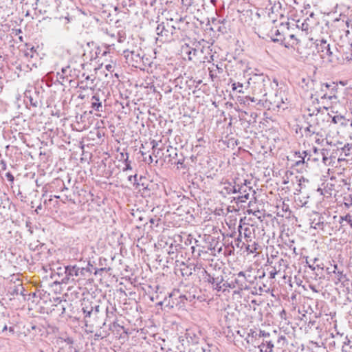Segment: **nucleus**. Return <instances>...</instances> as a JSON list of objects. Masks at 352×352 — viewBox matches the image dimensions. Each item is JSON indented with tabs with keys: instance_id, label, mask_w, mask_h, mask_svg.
Here are the masks:
<instances>
[{
	"instance_id": "obj_1",
	"label": "nucleus",
	"mask_w": 352,
	"mask_h": 352,
	"mask_svg": "<svg viewBox=\"0 0 352 352\" xmlns=\"http://www.w3.org/2000/svg\"><path fill=\"white\" fill-rule=\"evenodd\" d=\"M123 55L126 62L135 67L144 63V52L138 46H132L123 51Z\"/></svg>"
},
{
	"instance_id": "obj_2",
	"label": "nucleus",
	"mask_w": 352,
	"mask_h": 352,
	"mask_svg": "<svg viewBox=\"0 0 352 352\" xmlns=\"http://www.w3.org/2000/svg\"><path fill=\"white\" fill-rule=\"evenodd\" d=\"M59 270L64 272L65 274V277L61 279V282L65 284L69 283L70 281H74L75 277L84 276V272L87 271L85 268H79L76 265L59 267Z\"/></svg>"
},
{
	"instance_id": "obj_3",
	"label": "nucleus",
	"mask_w": 352,
	"mask_h": 352,
	"mask_svg": "<svg viewBox=\"0 0 352 352\" xmlns=\"http://www.w3.org/2000/svg\"><path fill=\"white\" fill-rule=\"evenodd\" d=\"M314 43L316 49L322 58H328L332 55L330 43L327 39H316Z\"/></svg>"
},
{
	"instance_id": "obj_4",
	"label": "nucleus",
	"mask_w": 352,
	"mask_h": 352,
	"mask_svg": "<svg viewBox=\"0 0 352 352\" xmlns=\"http://www.w3.org/2000/svg\"><path fill=\"white\" fill-rule=\"evenodd\" d=\"M331 87V85L327 83L320 82L316 84L314 87V94H312L311 98H313L314 96H316V100L317 101L318 100V98H320L321 99H326Z\"/></svg>"
},
{
	"instance_id": "obj_5",
	"label": "nucleus",
	"mask_w": 352,
	"mask_h": 352,
	"mask_svg": "<svg viewBox=\"0 0 352 352\" xmlns=\"http://www.w3.org/2000/svg\"><path fill=\"white\" fill-rule=\"evenodd\" d=\"M7 330L10 334L14 333V327L10 322L9 314H0V333Z\"/></svg>"
},
{
	"instance_id": "obj_6",
	"label": "nucleus",
	"mask_w": 352,
	"mask_h": 352,
	"mask_svg": "<svg viewBox=\"0 0 352 352\" xmlns=\"http://www.w3.org/2000/svg\"><path fill=\"white\" fill-rule=\"evenodd\" d=\"M221 192L226 196V195L236 192L242 194L243 192H246V190L243 189V186L236 188L235 186L232 185L230 183H225Z\"/></svg>"
},
{
	"instance_id": "obj_7",
	"label": "nucleus",
	"mask_w": 352,
	"mask_h": 352,
	"mask_svg": "<svg viewBox=\"0 0 352 352\" xmlns=\"http://www.w3.org/2000/svg\"><path fill=\"white\" fill-rule=\"evenodd\" d=\"M166 22H162L158 24L156 28L157 34L164 38V42L170 41L173 39V38H170V34L166 32Z\"/></svg>"
},
{
	"instance_id": "obj_8",
	"label": "nucleus",
	"mask_w": 352,
	"mask_h": 352,
	"mask_svg": "<svg viewBox=\"0 0 352 352\" xmlns=\"http://www.w3.org/2000/svg\"><path fill=\"white\" fill-rule=\"evenodd\" d=\"M333 273L336 274V284L340 283L344 287H349L351 283L350 280L347 278L346 275L343 273V272L340 271H333Z\"/></svg>"
},
{
	"instance_id": "obj_9",
	"label": "nucleus",
	"mask_w": 352,
	"mask_h": 352,
	"mask_svg": "<svg viewBox=\"0 0 352 352\" xmlns=\"http://www.w3.org/2000/svg\"><path fill=\"white\" fill-rule=\"evenodd\" d=\"M264 78L261 76H255V94H263Z\"/></svg>"
},
{
	"instance_id": "obj_10",
	"label": "nucleus",
	"mask_w": 352,
	"mask_h": 352,
	"mask_svg": "<svg viewBox=\"0 0 352 352\" xmlns=\"http://www.w3.org/2000/svg\"><path fill=\"white\" fill-rule=\"evenodd\" d=\"M91 107L97 111H102L100 109L102 108V103L100 102L99 97L96 95L93 96L91 98Z\"/></svg>"
},
{
	"instance_id": "obj_11",
	"label": "nucleus",
	"mask_w": 352,
	"mask_h": 352,
	"mask_svg": "<svg viewBox=\"0 0 352 352\" xmlns=\"http://www.w3.org/2000/svg\"><path fill=\"white\" fill-rule=\"evenodd\" d=\"M166 153H168L167 156L170 157L169 161L171 162L177 157V150L176 148L169 146L166 150Z\"/></svg>"
},
{
	"instance_id": "obj_12",
	"label": "nucleus",
	"mask_w": 352,
	"mask_h": 352,
	"mask_svg": "<svg viewBox=\"0 0 352 352\" xmlns=\"http://www.w3.org/2000/svg\"><path fill=\"white\" fill-rule=\"evenodd\" d=\"M222 281H223L222 277H221L220 278L219 277H217V278L212 277L209 279V282L214 286V289L217 291H221V283Z\"/></svg>"
},
{
	"instance_id": "obj_13",
	"label": "nucleus",
	"mask_w": 352,
	"mask_h": 352,
	"mask_svg": "<svg viewBox=\"0 0 352 352\" xmlns=\"http://www.w3.org/2000/svg\"><path fill=\"white\" fill-rule=\"evenodd\" d=\"M173 19L170 20H166V32L168 34H170V38H172L173 34H174V32L175 30V26L172 24Z\"/></svg>"
},
{
	"instance_id": "obj_14",
	"label": "nucleus",
	"mask_w": 352,
	"mask_h": 352,
	"mask_svg": "<svg viewBox=\"0 0 352 352\" xmlns=\"http://www.w3.org/2000/svg\"><path fill=\"white\" fill-rule=\"evenodd\" d=\"M336 86H335L333 84L331 85V87L329 88L328 91V96H327V98L329 99L330 100H337V96H336Z\"/></svg>"
},
{
	"instance_id": "obj_15",
	"label": "nucleus",
	"mask_w": 352,
	"mask_h": 352,
	"mask_svg": "<svg viewBox=\"0 0 352 352\" xmlns=\"http://www.w3.org/2000/svg\"><path fill=\"white\" fill-rule=\"evenodd\" d=\"M346 121V119L342 116H335L332 118V122L334 124L340 123L341 125H345Z\"/></svg>"
},
{
	"instance_id": "obj_16",
	"label": "nucleus",
	"mask_w": 352,
	"mask_h": 352,
	"mask_svg": "<svg viewBox=\"0 0 352 352\" xmlns=\"http://www.w3.org/2000/svg\"><path fill=\"white\" fill-rule=\"evenodd\" d=\"M309 116H317L320 111V107H310L307 108Z\"/></svg>"
},
{
	"instance_id": "obj_17",
	"label": "nucleus",
	"mask_w": 352,
	"mask_h": 352,
	"mask_svg": "<svg viewBox=\"0 0 352 352\" xmlns=\"http://www.w3.org/2000/svg\"><path fill=\"white\" fill-rule=\"evenodd\" d=\"M83 313L85 314V318L90 317L92 313H94V308L91 307L90 309L88 307L82 308Z\"/></svg>"
},
{
	"instance_id": "obj_18",
	"label": "nucleus",
	"mask_w": 352,
	"mask_h": 352,
	"mask_svg": "<svg viewBox=\"0 0 352 352\" xmlns=\"http://www.w3.org/2000/svg\"><path fill=\"white\" fill-rule=\"evenodd\" d=\"M164 148H159L158 149H152L153 150V155L155 157H161L163 155L162 151Z\"/></svg>"
},
{
	"instance_id": "obj_19",
	"label": "nucleus",
	"mask_w": 352,
	"mask_h": 352,
	"mask_svg": "<svg viewBox=\"0 0 352 352\" xmlns=\"http://www.w3.org/2000/svg\"><path fill=\"white\" fill-rule=\"evenodd\" d=\"M302 154L305 155L304 157L301 156L300 153H299L298 160H296V166H299L300 164H304L305 163V157L307 155V153L305 151H304L302 153Z\"/></svg>"
},
{
	"instance_id": "obj_20",
	"label": "nucleus",
	"mask_w": 352,
	"mask_h": 352,
	"mask_svg": "<svg viewBox=\"0 0 352 352\" xmlns=\"http://www.w3.org/2000/svg\"><path fill=\"white\" fill-rule=\"evenodd\" d=\"M341 219L342 220L346 221L352 228V216L351 214H348L344 217H341Z\"/></svg>"
},
{
	"instance_id": "obj_21",
	"label": "nucleus",
	"mask_w": 352,
	"mask_h": 352,
	"mask_svg": "<svg viewBox=\"0 0 352 352\" xmlns=\"http://www.w3.org/2000/svg\"><path fill=\"white\" fill-rule=\"evenodd\" d=\"M249 197H250L249 193H245V195L239 196L237 197V200L240 202H245V201L249 199Z\"/></svg>"
},
{
	"instance_id": "obj_22",
	"label": "nucleus",
	"mask_w": 352,
	"mask_h": 352,
	"mask_svg": "<svg viewBox=\"0 0 352 352\" xmlns=\"http://www.w3.org/2000/svg\"><path fill=\"white\" fill-rule=\"evenodd\" d=\"M161 143H162L161 141H160V142H157L155 140L151 141V144L152 145V149H158L159 148H163L162 146H160Z\"/></svg>"
},
{
	"instance_id": "obj_23",
	"label": "nucleus",
	"mask_w": 352,
	"mask_h": 352,
	"mask_svg": "<svg viewBox=\"0 0 352 352\" xmlns=\"http://www.w3.org/2000/svg\"><path fill=\"white\" fill-rule=\"evenodd\" d=\"M126 158L124 160H125V167L123 168L124 171L127 170H131L132 168L131 166V162L128 160V158H129L128 154L126 153Z\"/></svg>"
},
{
	"instance_id": "obj_24",
	"label": "nucleus",
	"mask_w": 352,
	"mask_h": 352,
	"mask_svg": "<svg viewBox=\"0 0 352 352\" xmlns=\"http://www.w3.org/2000/svg\"><path fill=\"white\" fill-rule=\"evenodd\" d=\"M350 149H351V146H350L349 144H345V145L344 146V147L342 148V150L343 151V152H344V153H345V155H346V156L349 155V151H350Z\"/></svg>"
},
{
	"instance_id": "obj_25",
	"label": "nucleus",
	"mask_w": 352,
	"mask_h": 352,
	"mask_svg": "<svg viewBox=\"0 0 352 352\" xmlns=\"http://www.w3.org/2000/svg\"><path fill=\"white\" fill-rule=\"evenodd\" d=\"M188 55V59L192 60V55L195 56L197 53V50L195 49H191L188 52H186Z\"/></svg>"
},
{
	"instance_id": "obj_26",
	"label": "nucleus",
	"mask_w": 352,
	"mask_h": 352,
	"mask_svg": "<svg viewBox=\"0 0 352 352\" xmlns=\"http://www.w3.org/2000/svg\"><path fill=\"white\" fill-rule=\"evenodd\" d=\"M244 236L247 239L251 237V230L250 228H245L244 229Z\"/></svg>"
},
{
	"instance_id": "obj_27",
	"label": "nucleus",
	"mask_w": 352,
	"mask_h": 352,
	"mask_svg": "<svg viewBox=\"0 0 352 352\" xmlns=\"http://www.w3.org/2000/svg\"><path fill=\"white\" fill-rule=\"evenodd\" d=\"M57 307L60 308L61 309V314H63L65 311V307L64 304H63L62 301L60 300L58 303V305H56Z\"/></svg>"
},
{
	"instance_id": "obj_28",
	"label": "nucleus",
	"mask_w": 352,
	"mask_h": 352,
	"mask_svg": "<svg viewBox=\"0 0 352 352\" xmlns=\"http://www.w3.org/2000/svg\"><path fill=\"white\" fill-rule=\"evenodd\" d=\"M235 283L238 285V287L240 289H242L243 287L244 281L240 280L239 278L235 279Z\"/></svg>"
},
{
	"instance_id": "obj_29",
	"label": "nucleus",
	"mask_w": 352,
	"mask_h": 352,
	"mask_svg": "<svg viewBox=\"0 0 352 352\" xmlns=\"http://www.w3.org/2000/svg\"><path fill=\"white\" fill-rule=\"evenodd\" d=\"M173 164H180V165H182L183 163H184V158L183 157H181L178 160H175L173 162H171Z\"/></svg>"
},
{
	"instance_id": "obj_30",
	"label": "nucleus",
	"mask_w": 352,
	"mask_h": 352,
	"mask_svg": "<svg viewBox=\"0 0 352 352\" xmlns=\"http://www.w3.org/2000/svg\"><path fill=\"white\" fill-rule=\"evenodd\" d=\"M232 89L233 90H236L238 88H242L243 87V85L240 82H237V83H233L232 84Z\"/></svg>"
},
{
	"instance_id": "obj_31",
	"label": "nucleus",
	"mask_w": 352,
	"mask_h": 352,
	"mask_svg": "<svg viewBox=\"0 0 352 352\" xmlns=\"http://www.w3.org/2000/svg\"><path fill=\"white\" fill-rule=\"evenodd\" d=\"M276 274L277 271L276 270V269L274 268L272 271L270 272V278H274Z\"/></svg>"
},
{
	"instance_id": "obj_32",
	"label": "nucleus",
	"mask_w": 352,
	"mask_h": 352,
	"mask_svg": "<svg viewBox=\"0 0 352 352\" xmlns=\"http://www.w3.org/2000/svg\"><path fill=\"white\" fill-rule=\"evenodd\" d=\"M105 67H106V69H107V71H109V72H113V67H113V65H111V64H108V65H107L105 66Z\"/></svg>"
},
{
	"instance_id": "obj_33",
	"label": "nucleus",
	"mask_w": 352,
	"mask_h": 352,
	"mask_svg": "<svg viewBox=\"0 0 352 352\" xmlns=\"http://www.w3.org/2000/svg\"><path fill=\"white\" fill-rule=\"evenodd\" d=\"M94 308V312L96 315L100 311V306L96 305L95 307H93Z\"/></svg>"
},
{
	"instance_id": "obj_34",
	"label": "nucleus",
	"mask_w": 352,
	"mask_h": 352,
	"mask_svg": "<svg viewBox=\"0 0 352 352\" xmlns=\"http://www.w3.org/2000/svg\"><path fill=\"white\" fill-rule=\"evenodd\" d=\"M153 161V156L151 155L148 156V160L145 159V162H148V164L152 163Z\"/></svg>"
},
{
	"instance_id": "obj_35",
	"label": "nucleus",
	"mask_w": 352,
	"mask_h": 352,
	"mask_svg": "<svg viewBox=\"0 0 352 352\" xmlns=\"http://www.w3.org/2000/svg\"><path fill=\"white\" fill-rule=\"evenodd\" d=\"M274 347V344L271 342H267V348L270 349V352L272 351V348Z\"/></svg>"
},
{
	"instance_id": "obj_36",
	"label": "nucleus",
	"mask_w": 352,
	"mask_h": 352,
	"mask_svg": "<svg viewBox=\"0 0 352 352\" xmlns=\"http://www.w3.org/2000/svg\"><path fill=\"white\" fill-rule=\"evenodd\" d=\"M237 277L238 278H240V277H242L244 279L245 278V273L243 272H240L237 274Z\"/></svg>"
},
{
	"instance_id": "obj_37",
	"label": "nucleus",
	"mask_w": 352,
	"mask_h": 352,
	"mask_svg": "<svg viewBox=\"0 0 352 352\" xmlns=\"http://www.w3.org/2000/svg\"><path fill=\"white\" fill-rule=\"evenodd\" d=\"M223 286L224 287H231V288H234L235 287V285H234V283H223Z\"/></svg>"
},
{
	"instance_id": "obj_38",
	"label": "nucleus",
	"mask_w": 352,
	"mask_h": 352,
	"mask_svg": "<svg viewBox=\"0 0 352 352\" xmlns=\"http://www.w3.org/2000/svg\"><path fill=\"white\" fill-rule=\"evenodd\" d=\"M69 69V67H63L62 68V73L63 74H67V70Z\"/></svg>"
},
{
	"instance_id": "obj_39",
	"label": "nucleus",
	"mask_w": 352,
	"mask_h": 352,
	"mask_svg": "<svg viewBox=\"0 0 352 352\" xmlns=\"http://www.w3.org/2000/svg\"><path fill=\"white\" fill-rule=\"evenodd\" d=\"M137 175H130L129 177V181L132 182V180L134 179L135 181H136Z\"/></svg>"
},
{
	"instance_id": "obj_40",
	"label": "nucleus",
	"mask_w": 352,
	"mask_h": 352,
	"mask_svg": "<svg viewBox=\"0 0 352 352\" xmlns=\"http://www.w3.org/2000/svg\"><path fill=\"white\" fill-rule=\"evenodd\" d=\"M179 298H181V302H184V300H188V298L186 297V295L180 296Z\"/></svg>"
},
{
	"instance_id": "obj_41",
	"label": "nucleus",
	"mask_w": 352,
	"mask_h": 352,
	"mask_svg": "<svg viewBox=\"0 0 352 352\" xmlns=\"http://www.w3.org/2000/svg\"><path fill=\"white\" fill-rule=\"evenodd\" d=\"M247 250L248 251H250V252L251 253H254V251L256 250V248H254V249H250V245H248L247 248H246Z\"/></svg>"
},
{
	"instance_id": "obj_42",
	"label": "nucleus",
	"mask_w": 352,
	"mask_h": 352,
	"mask_svg": "<svg viewBox=\"0 0 352 352\" xmlns=\"http://www.w3.org/2000/svg\"><path fill=\"white\" fill-rule=\"evenodd\" d=\"M58 272L57 274L60 276V274H65L64 272L59 270V267L57 269Z\"/></svg>"
},
{
	"instance_id": "obj_43",
	"label": "nucleus",
	"mask_w": 352,
	"mask_h": 352,
	"mask_svg": "<svg viewBox=\"0 0 352 352\" xmlns=\"http://www.w3.org/2000/svg\"><path fill=\"white\" fill-rule=\"evenodd\" d=\"M69 352H79L78 350H77L75 348H71L70 349V351Z\"/></svg>"
},
{
	"instance_id": "obj_44",
	"label": "nucleus",
	"mask_w": 352,
	"mask_h": 352,
	"mask_svg": "<svg viewBox=\"0 0 352 352\" xmlns=\"http://www.w3.org/2000/svg\"><path fill=\"white\" fill-rule=\"evenodd\" d=\"M309 267L312 270H314L316 269V267H314L313 265L309 264Z\"/></svg>"
},
{
	"instance_id": "obj_45",
	"label": "nucleus",
	"mask_w": 352,
	"mask_h": 352,
	"mask_svg": "<svg viewBox=\"0 0 352 352\" xmlns=\"http://www.w3.org/2000/svg\"><path fill=\"white\" fill-rule=\"evenodd\" d=\"M333 269H334V270H333V271H336V270H338V265H337V264H335V265H333Z\"/></svg>"
},
{
	"instance_id": "obj_46",
	"label": "nucleus",
	"mask_w": 352,
	"mask_h": 352,
	"mask_svg": "<svg viewBox=\"0 0 352 352\" xmlns=\"http://www.w3.org/2000/svg\"><path fill=\"white\" fill-rule=\"evenodd\" d=\"M250 184V182H248L247 180H245V183H244V185H245V186H248V184Z\"/></svg>"
},
{
	"instance_id": "obj_47",
	"label": "nucleus",
	"mask_w": 352,
	"mask_h": 352,
	"mask_svg": "<svg viewBox=\"0 0 352 352\" xmlns=\"http://www.w3.org/2000/svg\"><path fill=\"white\" fill-rule=\"evenodd\" d=\"M149 221H150L151 223H154V222H155V219L153 218H151Z\"/></svg>"
},
{
	"instance_id": "obj_48",
	"label": "nucleus",
	"mask_w": 352,
	"mask_h": 352,
	"mask_svg": "<svg viewBox=\"0 0 352 352\" xmlns=\"http://www.w3.org/2000/svg\"><path fill=\"white\" fill-rule=\"evenodd\" d=\"M318 261V258H315L314 259V263H315L316 262H317Z\"/></svg>"
},
{
	"instance_id": "obj_49",
	"label": "nucleus",
	"mask_w": 352,
	"mask_h": 352,
	"mask_svg": "<svg viewBox=\"0 0 352 352\" xmlns=\"http://www.w3.org/2000/svg\"><path fill=\"white\" fill-rule=\"evenodd\" d=\"M316 267H317L318 268L322 269V267H321L319 264H317V265H316Z\"/></svg>"
},
{
	"instance_id": "obj_50",
	"label": "nucleus",
	"mask_w": 352,
	"mask_h": 352,
	"mask_svg": "<svg viewBox=\"0 0 352 352\" xmlns=\"http://www.w3.org/2000/svg\"><path fill=\"white\" fill-rule=\"evenodd\" d=\"M95 336L100 337V336H101V335H100V334L96 333V334H95Z\"/></svg>"
},
{
	"instance_id": "obj_51",
	"label": "nucleus",
	"mask_w": 352,
	"mask_h": 352,
	"mask_svg": "<svg viewBox=\"0 0 352 352\" xmlns=\"http://www.w3.org/2000/svg\"><path fill=\"white\" fill-rule=\"evenodd\" d=\"M85 79H86V80H89V79H90L89 76H87L86 77V78H85Z\"/></svg>"
},
{
	"instance_id": "obj_52",
	"label": "nucleus",
	"mask_w": 352,
	"mask_h": 352,
	"mask_svg": "<svg viewBox=\"0 0 352 352\" xmlns=\"http://www.w3.org/2000/svg\"><path fill=\"white\" fill-rule=\"evenodd\" d=\"M250 100H251L252 102H254L255 101L254 98H250Z\"/></svg>"
},
{
	"instance_id": "obj_53",
	"label": "nucleus",
	"mask_w": 352,
	"mask_h": 352,
	"mask_svg": "<svg viewBox=\"0 0 352 352\" xmlns=\"http://www.w3.org/2000/svg\"><path fill=\"white\" fill-rule=\"evenodd\" d=\"M238 91H239V93H243V91L241 89H239Z\"/></svg>"
},
{
	"instance_id": "obj_54",
	"label": "nucleus",
	"mask_w": 352,
	"mask_h": 352,
	"mask_svg": "<svg viewBox=\"0 0 352 352\" xmlns=\"http://www.w3.org/2000/svg\"><path fill=\"white\" fill-rule=\"evenodd\" d=\"M276 35L279 34V32L278 30H276Z\"/></svg>"
},
{
	"instance_id": "obj_55",
	"label": "nucleus",
	"mask_w": 352,
	"mask_h": 352,
	"mask_svg": "<svg viewBox=\"0 0 352 352\" xmlns=\"http://www.w3.org/2000/svg\"><path fill=\"white\" fill-rule=\"evenodd\" d=\"M307 204V201H305L302 203V205H305Z\"/></svg>"
},
{
	"instance_id": "obj_56",
	"label": "nucleus",
	"mask_w": 352,
	"mask_h": 352,
	"mask_svg": "<svg viewBox=\"0 0 352 352\" xmlns=\"http://www.w3.org/2000/svg\"><path fill=\"white\" fill-rule=\"evenodd\" d=\"M9 178H13L12 175L9 176Z\"/></svg>"
},
{
	"instance_id": "obj_57",
	"label": "nucleus",
	"mask_w": 352,
	"mask_h": 352,
	"mask_svg": "<svg viewBox=\"0 0 352 352\" xmlns=\"http://www.w3.org/2000/svg\"><path fill=\"white\" fill-rule=\"evenodd\" d=\"M9 178H13L12 175L9 176Z\"/></svg>"
},
{
	"instance_id": "obj_58",
	"label": "nucleus",
	"mask_w": 352,
	"mask_h": 352,
	"mask_svg": "<svg viewBox=\"0 0 352 352\" xmlns=\"http://www.w3.org/2000/svg\"><path fill=\"white\" fill-rule=\"evenodd\" d=\"M9 178H13L12 175L9 176Z\"/></svg>"
},
{
	"instance_id": "obj_59",
	"label": "nucleus",
	"mask_w": 352,
	"mask_h": 352,
	"mask_svg": "<svg viewBox=\"0 0 352 352\" xmlns=\"http://www.w3.org/2000/svg\"><path fill=\"white\" fill-rule=\"evenodd\" d=\"M56 198L58 199L60 197L59 196H54Z\"/></svg>"
},
{
	"instance_id": "obj_60",
	"label": "nucleus",
	"mask_w": 352,
	"mask_h": 352,
	"mask_svg": "<svg viewBox=\"0 0 352 352\" xmlns=\"http://www.w3.org/2000/svg\"><path fill=\"white\" fill-rule=\"evenodd\" d=\"M351 126L352 127V122H351Z\"/></svg>"
},
{
	"instance_id": "obj_61",
	"label": "nucleus",
	"mask_w": 352,
	"mask_h": 352,
	"mask_svg": "<svg viewBox=\"0 0 352 352\" xmlns=\"http://www.w3.org/2000/svg\"><path fill=\"white\" fill-rule=\"evenodd\" d=\"M193 352H199V351H193Z\"/></svg>"
}]
</instances>
